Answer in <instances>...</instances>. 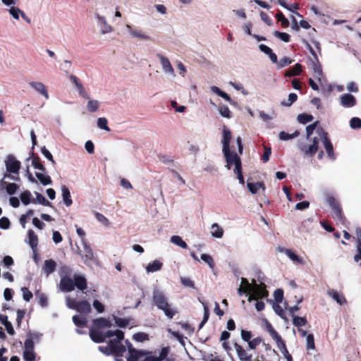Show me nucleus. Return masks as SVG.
Masks as SVG:
<instances>
[{"label": "nucleus", "instance_id": "8", "mask_svg": "<svg viewBox=\"0 0 361 361\" xmlns=\"http://www.w3.org/2000/svg\"><path fill=\"white\" fill-rule=\"evenodd\" d=\"M83 250H79L78 254L81 256L82 262L87 265H90L91 262H95V257L94 252L85 239L81 240Z\"/></svg>", "mask_w": 361, "mask_h": 361}, {"label": "nucleus", "instance_id": "21", "mask_svg": "<svg viewBox=\"0 0 361 361\" xmlns=\"http://www.w3.org/2000/svg\"><path fill=\"white\" fill-rule=\"evenodd\" d=\"M30 86L38 93L43 95L46 99L49 98L48 92L45 85L41 82H31Z\"/></svg>", "mask_w": 361, "mask_h": 361}, {"label": "nucleus", "instance_id": "2", "mask_svg": "<svg viewBox=\"0 0 361 361\" xmlns=\"http://www.w3.org/2000/svg\"><path fill=\"white\" fill-rule=\"evenodd\" d=\"M312 143L305 145L300 147V150L306 155L312 156L317 150L319 144L321 142L323 144L328 157L331 160H335V154L334 152L333 145L330 140L327 137V133L322 128H318L315 131L314 135L312 137L311 140Z\"/></svg>", "mask_w": 361, "mask_h": 361}, {"label": "nucleus", "instance_id": "19", "mask_svg": "<svg viewBox=\"0 0 361 361\" xmlns=\"http://www.w3.org/2000/svg\"><path fill=\"white\" fill-rule=\"evenodd\" d=\"M61 291L71 292L74 289L73 279L67 276H62L59 283Z\"/></svg>", "mask_w": 361, "mask_h": 361}, {"label": "nucleus", "instance_id": "63", "mask_svg": "<svg viewBox=\"0 0 361 361\" xmlns=\"http://www.w3.org/2000/svg\"><path fill=\"white\" fill-rule=\"evenodd\" d=\"M180 282L185 287H189V288L194 287V283L190 278L181 277Z\"/></svg>", "mask_w": 361, "mask_h": 361}, {"label": "nucleus", "instance_id": "24", "mask_svg": "<svg viewBox=\"0 0 361 361\" xmlns=\"http://www.w3.org/2000/svg\"><path fill=\"white\" fill-rule=\"evenodd\" d=\"M310 68L314 72V76L319 81H321L322 76V66L319 64L318 60L316 59L315 61H312L310 63Z\"/></svg>", "mask_w": 361, "mask_h": 361}, {"label": "nucleus", "instance_id": "36", "mask_svg": "<svg viewBox=\"0 0 361 361\" xmlns=\"http://www.w3.org/2000/svg\"><path fill=\"white\" fill-rule=\"evenodd\" d=\"M209 89H210L211 92L220 96L221 97L224 99L226 101H227V102L231 101L230 96L228 94H226V92L221 90L219 87H217L216 86H211L209 87Z\"/></svg>", "mask_w": 361, "mask_h": 361}, {"label": "nucleus", "instance_id": "33", "mask_svg": "<svg viewBox=\"0 0 361 361\" xmlns=\"http://www.w3.org/2000/svg\"><path fill=\"white\" fill-rule=\"evenodd\" d=\"M210 233L214 238H221L224 235V229L217 223H214L211 226Z\"/></svg>", "mask_w": 361, "mask_h": 361}, {"label": "nucleus", "instance_id": "39", "mask_svg": "<svg viewBox=\"0 0 361 361\" xmlns=\"http://www.w3.org/2000/svg\"><path fill=\"white\" fill-rule=\"evenodd\" d=\"M299 135H300V133L298 130H295L292 134H288L286 132L282 131L279 133V137L281 140L286 141L288 140L293 139V138L298 137Z\"/></svg>", "mask_w": 361, "mask_h": 361}, {"label": "nucleus", "instance_id": "40", "mask_svg": "<svg viewBox=\"0 0 361 361\" xmlns=\"http://www.w3.org/2000/svg\"><path fill=\"white\" fill-rule=\"evenodd\" d=\"M302 71V66L300 64L297 63L295 64L291 69L287 71L286 72V75L288 77L298 75L300 74Z\"/></svg>", "mask_w": 361, "mask_h": 361}, {"label": "nucleus", "instance_id": "18", "mask_svg": "<svg viewBox=\"0 0 361 361\" xmlns=\"http://www.w3.org/2000/svg\"><path fill=\"white\" fill-rule=\"evenodd\" d=\"M95 18L98 21V25L100 27V30L102 34H106L113 31L112 27L107 23L104 16L95 14Z\"/></svg>", "mask_w": 361, "mask_h": 361}, {"label": "nucleus", "instance_id": "56", "mask_svg": "<svg viewBox=\"0 0 361 361\" xmlns=\"http://www.w3.org/2000/svg\"><path fill=\"white\" fill-rule=\"evenodd\" d=\"M350 126L351 128H361V120L359 118L354 117L350 121Z\"/></svg>", "mask_w": 361, "mask_h": 361}, {"label": "nucleus", "instance_id": "50", "mask_svg": "<svg viewBox=\"0 0 361 361\" xmlns=\"http://www.w3.org/2000/svg\"><path fill=\"white\" fill-rule=\"evenodd\" d=\"M317 123H314L313 124H310L306 127V134H307V138L310 140V144L312 143L311 140H312V137L311 138V135L313 134V132L314 131L316 128Z\"/></svg>", "mask_w": 361, "mask_h": 361}, {"label": "nucleus", "instance_id": "14", "mask_svg": "<svg viewBox=\"0 0 361 361\" xmlns=\"http://www.w3.org/2000/svg\"><path fill=\"white\" fill-rule=\"evenodd\" d=\"M23 357L26 361H35L34 343L31 338L25 341Z\"/></svg>", "mask_w": 361, "mask_h": 361}, {"label": "nucleus", "instance_id": "37", "mask_svg": "<svg viewBox=\"0 0 361 361\" xmlns=\"http://www.w3.org/2000/svg\"><path fill=\"white\" fill-rule=\"evenodd\" d=\"M170 241L171 243L176 245L183 249H185L188 247L186 243L179 235L171 236Z\"/></svg>", "mask_w": 361, "mask_h": 361}, {"label": "nucleus", "instance_id": "7", "mask_svg": "<svg viewBox=\"0 0 361 361\" xmlns=\"http://www.w3.org/2000/svg\"><path fill=\"white\" fill-rule=\"evenodd\" d=\"M66 303L69 309L75 310L82 314H88L91 311L90 305L86 300L78 302L70 296H67Z\"/></svg>", "mask_w": 361, "mask_h": 361}, {"label": "nucleus", "instance_id": "52", "mask_svg": "<svg viewBox=\"0 0 361 361\" xmlns=\"http://www.w3.org/2000/svg\"><path fill=\"white\" fill-rule=\"evenodd\" d=\"M274 35L285 42H288L290 40V35L285 32L275 31Z\"/></svg>", "mask_w": 361, "mask_h": 361}, {"label": "nucleus", "instance_id": "53", "mask_svg": "<svg viewBox=\"0 0 361 361\" xmlns=\"http://www.w3.org/2000/svg\"><path fill=\"white\" fill-rule=\"evenodd\" d=\"M277 20L281 22V25L283 27H287L289 25V21L287 18H286L282 14V13H278L276 16Z\"/></svg>", "mask_w": 361, "mask_h": 361}, {"label": "nucleus", "instance_id": "13", "mask_svg": "<svg viewBox=\"0 0 361 361\" xmlns=\"http://www.w3.org/2000/svg\"><path fill=\"white\" fill-rule=\"evenodd\" d=\"M5 166L8 173H18L20 169V162L13 155H8L5 159Z\"/></svg>", "mask_w": 361, "mask_h": 361}, {"label": "nucleus", "instance_id": "64", "mask_svg": "<svg viewBox=\"0 0 361 361\" xmlns=\"http://www.w3.org/2000/svg\"><path fill=\"white\" fill-rule=\"evenodd\" d=\"M154 8L157 13H160L161 15L167 14V8L164 4H155Z\"/></svg>", "mask_w": 361, "mask_h": 361}, {"label": "nucleus", "instance_id": "42", "mask_svg": "<svg viewBox=\"0 0 361 361\" xmlns=\"http://www.w3.org/2000/svg\"><path fill=\"white\" fill-rule=\"evenodd\" d=\"M73 322L78 326H84L87 322V318L82 315H75L73 317Z\"/></svg>", "mask_w": 361, "mask_h": 361}, {"label": "nucleus", "instance_id": "15", "mask_svg": "<svg viewBox=\"0 0 361 361\" xmlns=\"http://www.w3.org/2000/svg\"><path fill=\"white\" fill-rule=\"evenodd\" d=\"M339 100L341 105L344 108H352L357 104L356 98L349 93L341 95Z\"/></svg>", "mask_w": 361, "mask_h": 361}, {"label": "nucleus", "instance_id": "41", "mask_svg": "<svg viewBox=\"0 0 361 361\" xmlns=\"http://www.w3.org/2000/svg\"><path fill=\"white\" fill-rule=\"evenodd\" d=\"M97 126L99 129L109 132L110 128L108 126L107 119L104 117H100L97 119Z\"/></svg>", "mask_w": 361, "mask_h": 361}, {"label": "nucleus", "instance_id": "28", "mask_svg": "<svg viewBox=\"0 0 361 361\" xmlns=\"http://www.w3.org/2000/svg\"><path fill=\"white\" fill-rule=\"evenodd\" d=\"M247 187L248 188V190L252 193V194H256L260 190H262V191H264L265 190V186L264 185L261 183V182H255V183H252V182H249L247 181Z\"/></svg>", "mask_w": 361, "mask_h": 361}, {"label": "nucleus", "instance_id": "10", "mask_svg": "<svg viewBox=\"0 0 361 361\" xmlns=\"http://www.w3.org/2000/svg\"><path fill=\"white\" fill-rule=\"evenodd\" d=\"M126 29L131 38L141 41H149L150 37L145 34L141 29L134 27L129 24L126 25Z\"/></svg>", "mask_w": 361, "mask_h": 361}, {"label": "nucleus", "instance_id": "25", "mask_svg": "<svg viewBox=\"0 0 361 361\" xmlns=\"http://www.w3.org/2000/svg\"><path fill=\"white\" fill-rule=\"evenodd\" d=\"M234 348L240 361H251V356L238 343H234Z\"/></svg>", "mask_w": 361, "mask_h": 361}, {"label": "nucleus", "instance_id": "1", "mask_svg": "<svg viewBox=\"0 0 361 361\" xmlns=\"http://www.w3.org/2000/svg\"><path fill=\"white\" fill-rule=\"evenodd\" d=\"M237 291L240 295L245 294L248 302L256 301L255 306L257 311H262L264 309V302L259 300L266 298L269 295L264 283H257L255 279L250 282L243 277L240 279V284Z\"/></svg>", "mask_w": 361, "mask_h": 361}, {"label": "nucleus", "instance_id": "3", "mask_svg": "<svg viewBox=\"0 0 361 361\" xmlns=\"http://www.w3.org/2000/svg\"><path fill=\"white\" fill-rule=\"evenodd\" d=\"M109 339L105 346H99V350L102 353L110 355H122L126 351V348L121 344L123 339V332L121 330H107L106 332L105 340Z\"/></svg>", "mask_w": 361, "mask_h": 361}, {"label": "nucleus", "instance_id": "17", "mask_svg": "<svg viewBox=\"0 0 361 361\" xmlns=\"http://www.w3.org/2000/svg\"><path fill=\"white\" fill-rule=\"evenodd\" d=\"M159 57L163 71L166 74L170 75L172 78H174L176 77V74L169 59L164 56H159Z\"/></svg>", "mask_w": 361, "mask_h": 361}, {"label": "nucleus", "instance_id": "12", "mask_svg": "<svg viewBox=\"0 0 361 361\" xmlns=\"http://www.w3.org/2000/svg\"><path fill=\"white\" fill-rule=\"evenodd\" d=\"M278 251L284 253L295 264L304 265L305 260L303 257L298 255L293 250L285 247H279Z\"/></svg>", "mask_w": 361, "mask_h": 361}, {"label": "nucleus", "instance_id": "61", "mask_svg": "<svg viewBox=\"0 0 361 361\" xmlns=\"http://www.w3.org/2000/svg\"><path fill=\"white\" fill-rule=\"evenodd\" d=\"M133 338L134 340L139 341V342H142V341L148 339L147 335L146 334L142 333V332L135 334L133 335Z\"/></svg>", "mask_w": 361, "mask_h": 361}, {"label": "nucleus", "instance_id": "45", "mask_svg": "<svg viewBox=\"0 0 361 361\" xmlns=\"http://www.w3.org/2000/svg\"><path fill=\"white\" fill-rule=\"evenodd\" d=\"M293 323L295 326L300 327V326L305 325V324L307 323V320H306L305 317L293 316Z\"/></svg>", "mask_w": 361, "mask_h": 361}, {"label": "nucleus", "instance_id": "62", "mask_svg": "<svg viewBox=\"0 0 361 361\" xmlns=\"http://www.w3.org/2000/svg\"><path fill=\"white\" fill-rule=\"evenodd\" d=\"M115 322H116V324L120 327H126L130 323V320L128 319H123V318H116Z\"/></svg>", "mask_w": 361, "mask_h": 361}, {"label": "nucleus", "instance_id": "4", "mask_svg": "<svg viewBox=\"0 0 361 361\" xmlns=\"http://www.w3.org/2000/svg\"><path fill=\"white\" fill-rule=\"evenodd\" d=\"M128 349L127 361H173L167 357L169 349L164 348L161 350L159 356L153 355L150 353L136 350L131 347L128 341H126Z\"/></svg>", "mask_w": 361, "mask_h": 361}, {"label": "nucleus", "instance_id": "11", "mask_svg": "<svg viewBox=\"0 0 361 361\" xmlns=\"http://www.w3.org/2000/svg\"><path fill=\"white\" fill-rule=\"evenodd\" d=\"M223 152L226 161V167L228 169H231L233 165L235 166L234 169L241 166L240 159L235 153L231 152L230 149L223 151Z\"/></svg>", "mask_w": 361, "mask_h": 361}, {"label": "nucleus", "instance_id": "27", "mask_svg": "<svg viewBox=\"0 0 361 361\" xmlns=\"http://www.w3.org/2000/svg\"><path fill=\"white\" fill-rule=\"evenodd\" d=\"M162 266V262L156 259L147 264V265L145 267V270L147 274L153 273L161 270Z\"/></svg>", "mask_w": 361, "mask_h": 361}, {"label": "nucleus", "instance_id": "29", "mask_svg": "<svg viewBox=\"0 0 361 361\" xmlns=\"http://www.w3.org/2000/svg\"><path fill=\"white\" fill-rule=\"evenodd\" d=\"M231 140V133L226 127L224 126L223 128V140H222L223 151H226L228 149H230L229 144H230Z\"/></svg>", "mask_w": 361, "mask_h": 361}, {"label": "nucleus", "instance_id": "30", "mask_svg": "<svg viewBox=\"0 0 361 361\" xmlns=\"http://www.w3.org/2000/svg\"><path fill=\"white\" fill-rule=\"evenodd\" d=\"M56 267V263L53 259H47L44 261L43 266V271L48 276L50 274L53 273Z\"/></svg>", "mask_w": 361, "mask_h": 361}, {"label": "nucleus", "instance_id": "16", "mask_svg": "<svg viewBox=\"0 0 361 361\" xmlns=\"http://www.w3.org/2000/svg\"><path fill=\"white\" fill-rule=\"evenodd\" d=\"M326 202L328 204V205L331 208L335 217L338 219H341V209L339 207L338 203L336 201L335 198L333 196L326 195Z\"/></svg>", "mask_w": 361, "mask_h": 361}, {"label": "nucleus", "instance_id": "51", "mask_svg": "<svg viewBox=\"0 0 361 361\" xmlns=\"http://www.w3.org/2000/svg\"><path fill=\"white\" fill-rule=\"evenodd\" d=\"M200 258L202 261H204L205 263H207L211 269L214 268V261H213L212 257L210 255H207V254H202L201 255Z\"/></svg>", "mask_w": 361, "mask_h": 361}, {"label": "nucleus", "instance_id": "22", "mask_svg": "<svg viewBox=\"0 0 361 361\" xmlns=\"http://www.w3.org/2000/svg\"><path fill=\"white\" fill-rule=\"evenodd\" d=\"M0 189H5L8 195H12L16 193V192L18 189V186L16 183H11L6 182L4 180H1Z\"/></svg>", "mask_w": 361, "mask_h": 361}, {"label": "nucleus", "instance_id": "38", "mask_svg": "<svg viewBox=\"0 0 361 361\" xmlns=\"http://www.w3.org/2000/svg\"><path fill=\"white\" fill-rule=\"evenodd\" d=\"M35 176L39 180V182L44 185H48L51 183V180L50 177L46 174L39 172H36Z\"/></svg>", "mask_w": 361, "mask_h": 361}, {"label": "nucleus", "instance_id": "59", "mask_svg": "<svg viewBox=\"0 0 361 361\" xmlns=\"http://www.w3.org/2000/svg\"><path fill=\"white\" fill-rule=\"evenodd\" d=\"M96 219L99 222H100L101 224L106 226H108L110 224L108 219L100 213H96Z\"/></svg>", "mask_w": 361, "mask_h": 361}, {"label": "nucleus", "instance_id": "31", "mask_svg": "<svg viewBox=\"0 0 361 361\" xmlns=\"http://www.w3.org/2000/svg\"><path fill=\"white\" fill-rule=\"evenodd\" d=\"M74 287L76 286L79 290H84L87 288L86 279L80 275L73 276Z\"/></svg>", "mask_w": 361, "mask_h": 361}, {"label": "nucleus", "instance_id": "57", "mask_svg": "<svg viewBox=\"0 0 361 361\" xmlns=\"http://www.w3.org/2000/svg\"><path fill=\"white\" fill-rule=\"evenodd\" d=\"M23 299L29 302L32 298V293L25 287L21 288Z\"/></svg>", "mask_w": 361, "mask_h": 361}, {"label": "nucleus", "instance_id": "35", "mask_svg": "<svg viewBox=\"0 0 361 361\" xmlns=\"http://www.w3.org/2000/svg\"><path fill=\"white\" fill-rule=\"evenodd\" d=\"M88 102L87 104V109L90 112H95L98 110L99 107V102L95 99H92L89 97L87 99Z\"/></svg>", "mask_w": 361, "mask_h": 361}, {"label": "nucleus", "instance_id": "47", "mask_svg": "<svg viewBox=\"0 0 361 361\" xmlns=\"http://www.w3.org/2000/svg\"><path fill=\"white\" fill-rule=\"evenodd\" d=\"M9 13L13 16V18L18 20L20 16H21V13L23 12L21 11L19 8L16 6H11L9 10Z\"/></svg>", "mask_w": 361, "mask_h": 361}, {"label": "nucleus", "instance_id": "54", "mask_svg": "<svg viewBox=\"0 0 361 361\" xmlns=\"http://www.w3.org/2000/svg\"><path fill=\"white\" fill-rule=\"evenodd\" d=\"M32 165L35 169H38L39 171H44L45 170L43 165L40 163L39 159L38 157H34L32 159Z\"/></svg>", "mask_w": 361, "mask_h": 361}, {"label": "nucleus", "instance_id": "26", "mask_svg": "<svg viewBox=\"0 0 361 361\" xmlns=\"http://www.w3.org/2000/svg\"><path fill=\"white\" fill-rule=\"evenodd\" d=\"M62 200L66 207H70L73 204L69 189L66 185L61 187Z\"/></svg>", "mask_w": 361, "mask_h": 361}, {"label": "nucleus", "instance_id": "34", "mask_svg": "<svg viewBox=\"0 0 361 361\" xmlns=\"http://www.w3.org/2000/svg\"><path fill=\"white\" fill-rule=\"evenodd\" d=\"M28 243L33 252H35L38 244V238L35 232L32 230L28 231Z\"/></svg>", "mask_w": 361, "mask_h": 361}, {"label": "nucleus", "instance_id": "58", "mask_svg": "<svg viewBox=\"0 0 361 361\" xmlns=\"http://www.w3.org/2000/svg\"><path fill=\"white\" fill-rule=\"evenodd\" d=\"M260 118L264 122H269L274 118V114H267L263 111H260L259 114Z\"/></svg>", "mask_w": 361, "mask_h": 361}, {"label": "nucleus", "instance_id": "20", "mask_svg": "<svg viewBox=\"0 0 361 361\" xmlns=\"http://www.w3.org/2000/svg\"><path fill=\"white\" fill-rule=\"evenodd\" d=\"M327 295L331 297L334 300H335L340 305H344L346 303V299L345 296L338 293L336 290L329 289L327 290Z\"/></svg>", "mask_w": 361, "mask_h": 361}, {"label": "nucleus", "instance_id": "9", "mask_svg": "<svg viewBox=\"0 0 361 361\" xmlns=\"http://www.w3.org/2000/svg\"><path fill=\"white\" fill-rule=\"evenodd\" d=\"M265 329L267 331L271 337L273 338V340L276 342L278 348L281 351L286 350V345L283 341L281 336L277 333L276 331H275V329L273 328V326L269 322H266Z\"/></svg>", "mask_w": 361, "mask_h": 361}, {"label": "nucleus", "instance_id": "32", "mask_svg": "<svg viewBox=\"0 0 361 361\" xmlns=\"http://www.w3.org/2000/svg\"><path fill=\"white\" fill-rule=\"evenodd\" d=\"M356 235L357 238V253L354 257V260L356 262H360V266H361V229H356Z\"/></svg>", "mask_w": 361, "mask_h": 361}, {"label": "nucleus", "instance_id": "55", "mask_svg": "<svg viewBox=\"0 0 361 361\" xmlns=\"http://www.w3.org/2000/svg\"><path fill=\"white\" fill-rule=\"evenodd\" d=\"M283 296V290L281 289H277L274 293V300H275L276 302L278 304H279L282 302Z\"/></svg>", "mask_w": 361, "mask_h": 361}, {"label": "nucleus", "instance_id": "23", "mask_svg": "<svg viewBox=\"0 0 361 361\" xmlns=\"http://www.w3.org/2000/svg\"><path fill=\"white\" fill-rule=\"evenodd\" d=\"M69 79L72 83L75 86L79 94L84 99H89V96L85 90L82 84L79 82L78 79L75 75H70Z\"/></svg>", "mask_w": 361, "mask_h": 361}, {"label": "nucleus", "instance_id": "44", "mask_svg": "<svg viewBox=\"0 0 361 361\" xmlns=\"http://www.w3.org/2000/svg\"><path fill=\"white\" fill-rule=\"evenodd\" d=\"M219 112L222 117L230 118L231 117V113L228 107L226 106H220L219 107Z\"/></svg>", "mask_w": 361, "mask_h": 361}, {"label": "nucleus", "instance_id": "5", "mask_svg": "<svg viewBox=\"0 0 361 361\" xmlns=\"http://www.w3.org/2000/svg\"><path fill=\"white\" fill-rule=\"evenodd\" d=\"M109 319L99 318L93 322V326L90 329V336L92 340L96 343L105 341L106 329L111 326Z\"/></svg>", "mask_w": 361, "mask_h": 361}, {"label": "nucleus", "instance_id": "48", "mask_svg": "<svg viewBox=\"0 0 361 361\" xmlns=\"http://www.w3.org/2000/svg\"><path fill=\"white\" fill-rule=\"evenodd\" d=\"M306 348L307 350H314L315 348L314 339L312 334H308L307 336Z\"/></svg>", "mask_w": 361, "mask_h": 361}, {"label": "nucleus", "instance_id": "60", "mask_svg": "<svg viewBox=\"0 0 361 361\" xmlns=\"http://www.w3.org/2000/svg\"><path fill=\"white\" fill-rule=\"evenodd\" d=\"M93 307L99 312L102 313L104 311V305L97 300H94L92 303Z\"/></svg>", "mask_w": 361, "mask_h": 361}, {"label": "nucleus", "instance_id": "49", "mask_svg": "<svg viewBox=\"0 0 361 361\" xmlns=\"http://www.w3.org/2000/svg\"><path fill=\"white\" fill-rule=\"evenodd\" d=\"M297 94L295 93H290L288 95L287 101L281 102V105L285 106H290L297 99Z\"/></svg>", "mask_w": 361, "mask_h": 361}, {"label": "nucleus", "instance_id": "6", "mask_svg": "<svg viewBox=\"0 0 361 361\" xmlns=\"http://www.w3.org/2000/svg\"><path fill=\"white\" fill-rule=\"evenodd\" d=\"M152 298L156 306L162 310L168 318L171 319L175 314L176 310L169 303L168 298L164 292L155 288L153 291Z\"/></svg>", "mask_w": 361, "mask_h": 361}, {"label": "nucleus", "instance_id": "43", "mask_svg": "<svg viewBox=\"0 0 361 361\" xmlns=\"http://www.w3.org/2000/svg\"><path fill=\"white\" fill-rule=\"evenodd\" d=\"M20 200L25 205L29 204L30 202H32L31 197L32 195L30 191H25L20 194Z\"/></svg>", "mask_w": 361, "mask_h": 361}, {"label": "nucleus", "instance_id": "46", "mask_svg": "<svg viewBox=\"0 0 361 361\" xmlns=\"http://www.w3.org/2000/svg\"><path fill=\"white\" fill-rule=\"evenodd\" d=\"M312 119L313 116L312 115L306 114H302L298 116V121L302 124H305L308 122H310L312 121Z\"/></svg>", "mask_w": 361, "mask_h": 361}]
</instances>
